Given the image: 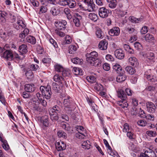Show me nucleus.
<instances>
[{
  "label": "nucleus",
  "instance_id": "1",
  "mask_svg": "<svg viewBox=\"0 0 157 157\" xmlns=\"http://www.w3.org/2000/svg\"><path fill=\"white\" fill-rule=\"evenodd\" d=\"M154 147L151 146L149 148H146L144 149V153H141L139 157H155V154L153 150Z\"/></svg>",
  "mask_w": 157,
  "mask_h": 157
},
{
  "label": "nucleus",
  "instance_id": "2",
  "mask_svg": "<svg viewBox=\"0 0 157 157\" xmlns=\"http://www.w3.org/2000/svg\"><path fill=\"white\" fill-rule=\"evenodd\" d=\"M40 89L42 94L44 96L46 99H49L50 98L52 93L49 85H48L46 86H41Z\"/></svg>",
  "mask_w": 157,
  "mask_h": 157
},
{
  "label": "nucleus",
  "instance_id": "3",
  "mask_svg": "<svg viewBox=\"0 0 157 157\" xmlns=\"http://www.w3.org/2000/svg\"><path fill=\"white\" fill-rule=\"evenodd\" d=\"M78 2H82L87 5L84 9V11L92 12L94 10L95 5L93 3V0H77Z\"/></svg>",
  "mask_w": 157,
  "mask_h": 157
},
{
  "label": "nucleus",
  "instance_id": "4",
  "mask_svg": "<svg viewBox=\"0 0 157 157\" xmlns=\"http://www.w3.org/2000/svg\"><path fill=\"white\" fill-rule=\"evenodd\" d=\"M64 109L66 113L70 114L73 109L72 103L71 102L68 98L64 99L63 101Z\"/></svg>",
  "mask_w": 157,
  "mask_h": 157
},
{
  "label": "nucleus",
  "instance_id": "5",
  "mask_svg": "<svg viewBox=\"0 0 157 157\" xmlns=\"http://www.w3.org/2000/svg\"><path fill=\"white\" fill-rule=\"evenodd\" d=\"M86 59L88 63L91 66H98L100 65V61L99 59L92 58L91 56H86Z\"/></svg>",
  "mask_w": 157,
  "mask_h": 157
},
{
  "label": "nucleus",
  "instance_id": "6",
  "mask_svg": "<svg viewBox=\"0 0 157 157\" xmlns=\"http://www.w3.org/2000/svg\"><path fill=\"white\" fill-rule=\"evenodd\" d=\"M143 56L147 62L151 63L154 62L155 56L153 53L148 52L144 53Z\"/></svg>",
  "mask_w": 157,
  "mask_h": 157
},
{
  "label": "nucleus",
  "instance_id": "7",
  "mask_svg": "<svg viewBox=\"0 0 157 157\" xmlns=\"http://www.w3.org/2000/svg\"><path fill=\"white\" fill-rule=\"evenodd\" d=\"M14 28L17 30L25 28L26 27V25L25 22L22 20V18H20L18 19L17 22L13 24Z\"/></svg>",
  "mask_w": 157,
  "mask_h": 157
},
{
  "label": "nucleus",
  "instance_id": "8",
  "mask_svg": "<svg viewBox=\"0 0 157 157\" xmlns=\"http://www.w3.org/2000/svg\"><path fill=\"white\" fill-rule=\"evenodd\" d=\"M147 110L149 113H153L155 112L156 107L154 104L151 101H148L146 103Z\"/></svg>",
  "mask_w": 157,
  "mask_h": 157
},
{
  "label": "nucleus",
  "instance_id": "9",
  "mask_svg": "<svg viewBox=\"0 0 157 157\" xmlns=\"http://www.w3.org/2000/svg\"><path fill=\"white\" fill-rule=\"evenodd\" d=\"M109 13V10L104 7L100 8L98 10L99 15L101 18H104L108 17Z\"/></svg>",
  "mask_w": 157,
  "mask_h": 157
},
{
  "label": "nucleus",
  "instance_id": "10",
  "mask_svg": "<svg viewBox=\"0 0 157 157\" xmlns=\"http://www.w3.org/2000/svg\"><path fill=\"white\" fill-rule=\"evenodd\" d=\"M67 24V22L65 20L56 21L55 22V26L59 30H64Z\"/></svg>",
  "mask_w": 157,
  "mask_h": 157
},
{
  "label": "nucleus",
  "instance_id": "11",
  "mask_svg": "<svg viewBox=\"0 0 157 157\" xmlns=\"http://www.w3.org/2000/svg\"><path fill=\"white\" fill-rule=\"evenodd\" d=\"M144 77L146 78L148 80H150L152 82H155L157 81V78L154 75L150 73V70H149L144 74Z\"/></svg>",
  "mask_w": 157,
  "mask_h": 157
},
{
  "label": "nucleus",
  "instance_id": "12",
  "mask_svg": "<svg viewBox=\"0 0 157 157\" xmlns=\"http://www.w3.org/2000/svg\"><path fill=\"white\" fill-rule=\"evenodd\" d=\"M56 149L58 151H61L66 149V145L63 141H60L56 142L55 144Z\"/></svg>",
  "mask_w": 157,
  "mask_h": 157
},
{
  "label": "nucleus",
  "instance_id": "13",
  "mask_svg": "<svg viewBox=\"0 0 157 157\" xmlns=\"http://www.w3.org/2000/svg\"><path fill=\"white\" fill-rule=\"evenodd\" d=\"M119 74L116 78V81L119 82H121L124 81L126 79V77L124 74V71L118 73Z\"/></svg>",
  "mask_w": 157,
  "mask_h": 157
},
{
  "label": "nucleus",
  "instance_id": "14",
  "mask_svg": "<svg viewBox=\"0 0 157 157\" xmlns=\"http://www.w3.org/2000/svg\"><path fill=\"white\" fill-rule=\"evenodd\" d=\"M120 33V30L118 27H114L111 29L109 32V35L111 36H117Z\"/></svg>",
  "mask_w": 157,
  "mask_h": 157
},
{
  "label": "nucleus",
  "instance_id": "15",
  "mask_svg": "<svg viewBox=\"0 0 157 157\" xmlns=\"http://www.w3.org/2000/svg\"><path fill=\"white\" fill-rule=\"evenodd\" d=\"M129 64L135 67H137L139 64L137 59L134 56H131L128 59Z\"/></svg>",
  "mask_w": 157,
  "mask_h": 157
},
{
  "label": "nucleus",
  "instance_id": "16",
  "mask_svg": "<svg viewBox=\"0 0 157 157\" xmlns=\"http://www.w3.org/2000/svg\"><path fill=\"white\" fill-rule=\"evenodd\" d=\"M116 57L119 59H123L124 56V53L123 50L121 49H117L115 52Z\"/></svg>",
  "mask_w": 157,
  "mask_h": 157
},
{
  "label": "nucleus",
  "instance_id": "17",
  "mask_svg": "<svg viewBox=\"0 0 157 157\" xmlns=\"http://www.w3.org/2000/svg\"><path fill=\"white\" fill-rule=\"evenodd\" d=\"M2 56L7 59L12 60L13 58V54L11 51L6 50L4 52Z\"/></svg>",
  "mask_w": 157,
  "mask_h": 157
},
{
  "label": "nucleus",
  "instance_id": "18",
  "mask_svg": "<svg viewBox=\"0 0 157 157\" xmlns=\"http://www.w3.org/2000/svg\"><path fill=\"white\" fill-rule=\"evenodd\" d=\"M108 43L105 40H101L99 43L98 47L101 50H105L107 49Z\"/></svg>",
  "mask_w": 157,
  "mask_h": 157
},
{
  "label": "nucleus",
  "instance_id": "19",
  "mask_svg": "<svg viewBox=\"0 0 157 157\" xmlns=\"http://www.w3.org/2000/svg\"><path fill=\"white\" fill-rule=\"evenodd\" d=\"M19 51L22 55L28 52V47L26 45L22 44L19 46Z\"/></svg>",
  "mask_w": 157,
  "mask_h": 157
},
{
  "label": "nucleus",
  "instance_id": "20",
  "mask_svg": "<svg viewBox=\"0 0 157 157\" xmlns=\"http://www.w3.org/2000/svg\"><path fill=\"white\" fill-rule=\"evenodd\" d=\"M25 89L28 92H32L35 90V87L34 84H27L25 86Z\"/></svg>",
  "mask_w": 157,
  "mask_h": 157
},
{
  "label": "nucleus",
  "instance_id": "21",
  "mask_svg": "<svg viewBox=\"0 0 157 157\" xmlns=\"http://www.w3.org/2000/svg\"><path fill=\"white\" fill-rule=\"evenodd\" d=\"M41 125L44 129L49 126L48 119L47 117H44L42 119Z\"/></svg>",
  "mask_w": 157,
  "mask_h": 157
},
{
  "label": "nucleus",
  "instance_id": "22",
  "mask_svg": "<svg viewBox=\"0 0 157 157\" xmlns=\"http://www.w3.org/2000/svg\"><path fill=\"white\" fill-rule=\"evenodd\" d=\"M60 111V109L58 106H55L52 108L49 109V115L54 114L55 113H58Z\"/></svg>",
  "mask_w": 157,
  "mask_h": 157
},
{
  "label": "nucleus",
  "instance_id": "23",
  "mask_svg": "<svg viewBox=\"0 0 157 157\" xmlns=\"http://www.w3.org/2000/svg\"><path fill=\"white\" fill-rule=\"evenodd\" d=\"M113 70L117 71V73H120L122 71H124L122 70V67L121 66L117 63L113 64Z\"/></svg>",
  "mask_w": 157,
  "mask_h": 157
},
{
  "label": "nucleus",
  "instance_id": "24",
  "mask_svg": "<svg viewBox=\"0 0 157 157\" xmlns=\"http://www.w3.org/2000/svg\"><path fill=\"white\" fill-rule=\"evenodd\" d=\"M117 94L118 97L120 98L121 100H124L126 99V95L122 90H119L117 91Z\"/></svg>",
  "mask_w": 157,
  "mask_h": 157
},
{
  "label": "nucleus",
  "instance_id": "25",
  "mask_svg": "<svg viewBox=\"0 0 157 157\" xmlns=\"http://www.w3.org/2000/svg\"><path fill=\"white\" fill-rule=\"evenodd\" d=\"M7 15V13L6 12L0 10V19L2 23L6 22Z\"/></svg>",
  "mask_w": 157,
  "mask_h": 157
},
{
  "label": "nucleus",
  "instance_id": "26",
  "mask_svg": "<svg viewBox=\"0 0 157 157\" xmlns=\"http://www.w3.org/2000/svg\"><path fill=\"white\" fill-rule=\"evenodd\" d=\"M82 147L86 149H89L91 147L90 143L88 140L83 141L82 144Z\"/></svg>",
  "mask_w": 157,
  "mask_h": 157
},
{
  "label": "nucleus",
  "instance_id": "27",
  "mask_svg": "<svg viewBox=\"0 0 157 157\" xmlns=\"http://www.w3.org/2000/svg\"><path fill=\"white\" fill-rule=\"evenodd\" d=\"M72 71L73 73L76 75H82V70L79 68L74 67Z\"/></svg>",
  "mask_w": 157,
  "mask_h": 157
},
{
  "label": "nucleus",
  "instance_id": "28",
  "mask_svg": "<svg viewBox=\"0 0 157 157\" xmlns=\"http://www.w3.org/2000/svg\"><path fill=\"white\" fill-rule=\"evenodd\" d=\"M129 20L132 22L133 23H139L143 21L142 18H137L133 16L129 17Z\"/></svg>",
  "mask_w": 157,
  "mask_h": 157
},
{
  "label": "nucleus",
  "instance_id": "29",
  "mask_svg": "<svg viewBox=\"0 0 157 157\" xmlns=\"http://www.w3.org/2000/svg\"><path fill=\"white\" fill-rule=\"evenodd\" d=\"M53 79L54 81L56 82L61 83L64 80V78L58 74H56L54 76Z\"/></svg>",
  "mask_w": 157,
  "mask_h": 157
},
{
  "label": "nucleus",
  "instance_id": "30",
  "mask_svg": "<svg viewBox=\"0 0 157 157\" xmlns=\"http://www.w3.org/2000/svg\"><path fill=\"white\" fill-rule=\"evenodd\" d=\"M64 12L66 14L68 19L70 20L72 18V16L71 13V11L68 8H65L64 10Z\"/></svg>",
  "mask_w": 157,
  "mask_h": 157
},
{
  "label": "nucleus",
  "instance_id": "31",
  "mask_svg": "<svg viewBox=\"0 0 157 157\" xmlns=\"http://www.w3.org/2000/svg\"><path fill=\"white\" fill-rule=\"evenodd\" d=\"M77 49V47L75 45H70L68 47V52L70 54H74Z\"/></svg>",
  "mask_w": 157,
  "mask_h": 157
},
{
  "label": "nucleus",
  "instance_id": "32",
  "mask_svg": "<svg viewBox=\"0 0 157 157\" xmlns=\"http://www.w3.org/2000/svg\"><path fill=\"white\" fill-rule=\"evenodd\" d=\"M54 68L55 71L59 72H62L64 68L62 65L58 63L55 64Z\"/></svg>",
  "mask_w": 157,
  "mask_h": 157
},
{
  "label": "nucleus",
  "instance_id": "33",
  "mask_svg": "<svg viewBox=\"0 0 157 157\" xmlns=\"http://www.w3.org/2000/svg\"><path fill=\"white\" fill-rule=\"evenodd\" d=\"M146 134L150 137H154L156 136L157 133L155 131L148 130L146 132Z\"/></svg>",
  "mask_w": 157,
  "mask_h": 157
},
{
  "label": "nucleus",
  "instance_id": "34",
  "mask_svg": "<svg viewBox=\"0 0 157 157\" xmlns=\"http://www.w3.org/2000/svg\"><path fill=\"white\" fill-rule=\"evenodd\" d=\"M88 17L91 20L94 22L97 21L98 19L97 14L94 13H90L88 15Z\"/></svg>",
  "mask_w": 157,
  "mask_h": 157
},
{
  "label": "nucleus",
  "instance_id": "35",
  "mask_svg": "<svg viewBox=\"0 0 157 157\" xmlns=\"http://www.w3.org/2000/svg\"><path fill=\"white\" fill-rule=\"evenodd\" d=\"M25 75L27 78L28 79H32L34 77L33 72L32 70H27Z\"/></svg>",
  "mask_w": 157,
  "mask_h": 157
},
{
  "label": "nucleus",
  "instance_id": "36",
  "mask_svg": "<svg viewBox=\"0 0 157 157\" xmlns=\"http://www.w3.org/2000/svg\"><path fill=\"white\" fill-rule=\"evenodd\" d=\"M109 6L111 9H114L116 7L117 2V0H112L109 2Z\"/></svg>",
  "mask_w": 157,
  "mask_h": 157
},
{
  "label": "nucleus",
  "instance_id": "37",
  "mask_svg": "<svg viewBox=\"0 0 157 157\" xmlns=\"http://www.w3.org/2000/svg\"><path fill=\"white\" fill-rule=\"evenodd\" d=\"M124 48L125 50L129 54H133L134 53V50L131 48L128 45L125 44L124 45Z\"/></svg>",
  "mask_w": 157,
  "mask_h": 157
},
{
  "label": "nucleus",
  "instance_id": "38",
  "mask_svg": "<svg viewBox=\"0 0 157 157\" xmlns=\"http://www.w3.org/2000/svg\"><path fill=\"white\" fill-rule=\"evenodd\" d=\"M26 40L28 42L32 44H34L36 42L35 38L31 36H29L26 38Z\"/></svg>",
  "mask_w": 157,
  "mask_h": 157
},
{
  "label": "nucleus",
  "instance_id": "39",
  "mask_svg": "<svg viewBox=\"0 0 157 157\" xmlns=\"http://www.w3.org/2000/svg\"><path fill=\"white\" fill-rule=\"evenodd\" d=\"M125 70L129 74L131 75L133 74L135 72V69L130 66L126 67L125 68Z\"/></svg>",
  "mask_w": 157,
  "mask_h": 157
},
{
  "label": "nucleus",
  "instance_id": "40",
  "mask_svg": "<svg viewBox=\"0 0 157 157\" xmlns=\"http://www.w3.org/2000/svg\"><path fill=\"white\" fill-rule=\"evenodd\" d=\"M83 61V60L79 58L76 57L71 59V61L75 64H81Z\"/></svg>",
  "mask_w": 157,
  "mask_h": 157
},
{
  "label": "nucleus",
  "instance_id": "41",
  "mask_svg": "<svg viewBox=\"0 0 157 157\" xmlns=\"http://www.w3.org/2000/svg\"><path fill=\"white\" fill-rule=\"evenodd\" d=\"M145 40L148 42L152 41L154 40L153 35L149 33H147L145 36Z\"/></svg>",
  "mask_w": 157,
  "mask_h": 157
},
{
  "label": "nucleus",
  "instance_id": "42",
  "mask_svg": "<svg viewBox=\"0 0 157 157\" xmlns=\"http://www.w3.org/2000/svg\"><path fill=\"white\" fill-rule=\"evenodd\" d=\"M98 56V53L95 51L92 52L90 53H87L86 55V56H91L92 58H96V59H98L97 58Z\"/></svg>",
  "mask_w": 157,
  "mask_h": 157
},
{
  "label": "nucleus",
  "instance_id": "43",
  "mask_svg": "<svg viewBox=\"0 0 157 157\" xmlns=\"http://www.w3.org/2000/svg\"><path fill=\"white\" fill-rule=\"evenodd\" d=\"M96 34L97 37L98 38L102 39L103 38L102 31L101 29L99 28L97 29L96 31Z\"/></svg>",
  "mask_w": 157,
  "mask_h": 157
},
{
  "label": "nucleus",
  "instance_id": "44",
  "mask_svg": "<svg viewBox=\"0 0 157 157\" xmlns=\"http://www.w3.org/2000/svg\"><path fill=\"white\" fill-rule=\"evenodd\" d=\"M86 79L88 82L91 83H93L96 82V77L95 76L92 75L87 76Z\"/></svg>",
  "mask_w": 157,
  "mask_h": 157
},
{
  "label": "nucleus",
  "instance_id": "45",
  "mask_svg": "<svg viewBox=\"0 0 157 157\" xmlns=\"http://www.w3.org/2000/svg\"><path fill=\"white\" fill-rule=\"evenodd\" d=\"M64 42L66 44H70L72 42V37L68 35H67L64 38Z\"/></svg>",
  "mask_w": 157,
  "mask_h": 157
},
{
  "label": "nucleus",
  "instance_id": "46",
  "mask_svg": "<svg viewBox=\"0 0 157 157\" xmlns=\"http://www.w3.org/2000/svg\"><path fill=\"white\" fill-rule=\"evenodd\" d=\"M57 135L59 138L65 139L67 138L66 133L63 131H59L57 132Z\"/></svg>",
  "mask_w": 157,
  "mask_h": 157
},
{
  "label": "nucleus",
  "instance_id": "47",
  "mask_svg": "<svg viewBox=\"0 0 157 157\" xmlns=\"http://www.w3.org/2000/svg\"><path fill=\"white\" fill-rule=\"evenodd\" d=\"M94 88L96 90L98 91L103 90L104 89L103 86L100 84L98 83L95 84Z\"/></svg>",
  "mask_w": 157,
  "mask_h": 157
},
{
  "label": "nucleus",
  "instance_id": "48",
  "mask_svg": "<svg viewBox=\"0 0 157 157\" xmlns=\"http://www.w3.org/2000/svg\"><path fill=\"white\" fill-rule=\"evenodd\" d=\"M1 142L3 143L2 146L3 148L6 150H8L10 147L7 141L4 139Z\"/></svg>",
  "mask_w": 157,
  "mask_h": 157
},
{
  "label": "nucleus",
  "instance_id": "49",
  "mask_svg": "<svg viewBox=\"0 0 157 157\" xmlns=\"http://www.w3.org/2000/svg\"><path fill=\"white\" fill-rule=\"evenodd\" d=\"M76 130L78 132L83 133L86 134L85 129V128L81 126H77L75 127Z\"/></svg>",
  "mask_w": 157,
  "mask_h": 157
},
{
  "label": "nucleus",
  "instance_id": "50",
  "mask_svg": "<svg viewBox=\"0 0 157 157\" xmlns=\"http://www.w3.org/2000/svg\"><path fill=\"white\" fill-rule=\"evenodd\" d=\"M73 19L75 26L77 27H79L81 25L82 19H78V18H73Z\"/></svg>",
  "mask_w": 157,
  "mask_h": 157
},
{
  "label": "nucleus",
  "instance_id": "51",
  "mask_svg": "<svg viewBox=\"0 0 157 157\" xmlns=\"http://www.w3.org/2000/svg\"><path fill=\"white\" fill-rule=\"evenodd\" d=\"M70 8H73L75 7L76 5V2L73 0H69L68 4V5Z\"/></svg>",
  "mask_w": 157,
  "mask_h": 157
},
{
  "label": "nucleus",
  "instance_id": "52",
  "mask_svg": "<svg viewBox=\"0 0 157 157\" xmlns=\"http://www.w3.org/2000/svg\"><path fill=\"white\" fill-rule=\"evenodd\" d=\"M62 72L63 77H69L70 75L69 71L67 69L64 68Z\"/></svg>",
  "mask_w": 157,
  "mask_h": 157
},
{
  "label": "nucleus",
  "instance_id": "53",
  "mask_svg": "<svg viewBox=\"0 0 157 157\" xmlns=\"http://www.w3.org/2000/svg\"><path fill=\"white\" fill-rule=\"evenodd\" d=\"M51 13L52 14L53 16H56L59 13V11L58 10L56 9L55 7H52L50 10Z\"/></svg>",
  "mask_w": 157,
  "mask_h": 157
},
{
  "label": "nucleus",
  "instance_id": "54",
  "mask_svg": "<svg viewBox=\"0 0 157 157\" xmlns=\"http://www.w3.org/2000/svg\"><path fill=\"white\" fill-rule=\"evenodd\" d=\"M127 31L129 34H132L133 33L136 34L137 33V31L134 28L128 27L127 28Z\"/></svg>",
  "mask_w": 157,
  "mask_h": 157
},
{
  "label": "nucleus",
  "instance_id": "55",
  "mask_svg": "<svg viewBox=\"0 0 157 157\" xmlns=\"http://www.w3.org/2000/svg\"><path fill=\"white\" fill-rule=\"evenodd\" d=\"M139 113V116L140 117L143 118H145L146 114L145 112L141 108H140Z\"/></svg>",
  "mask_w": 157,
  "mask_h": 157
},
{
  "label": "nucleus",
  "instance_id": "56",
  "mask_svg": "<svg viewBox=\"0 0 157 157\" xmlns=\"http://www.w3.org/2000/svg\"><path fill=\"white\" fill-rule=\"evenodd\" d=\"M131 130V128H130L129 127L128 124L126 123L124 124V128L123 129V132H126Z\"/></svg>",
  "mask_w": 157,
  "mask_h": 157
},
{
  "label": "nucleus",
  "instance_id": "57",
  "mask_svg": "<svg viewBox=\"0 0 157 157\" xmlns=\"http://www.w3.org/2000/svg\"><path fill=\"white\" fill-rule=\"evenodd\" d=\"M137 123L139 126L144 127L146 125L147 122L144 120H140L138 121Z\"/></svg>",
  "mask_w": 157,
  "mask_h": 157
},
{
  "label": "nucleus",
  "instance_id": "58",
  "mask_svg": "<svg viewBox=\"0 0 157 157\" xmlns=\"http://www.w3.org/2000/svg\"><path fill=\"white\" fill-rule=\"evenodd\" d=\"M50 115L51 119L53 121H57L58 119V113H55L54 114H50Z\"/></svg>",
  "mask_w": 157,
  "mask_h": 157
},
{
  "label": "nucleus",
  "instance_id": "59",
  "mask_svg": "<svg viewBox=\"0 0 157 157\" xmlns=\"http://www.w3.org/2000/svg\"><path fill=\"white\" fill-rule=\"evenodd\" d=\"M48 38L49 39L50 43L53 45L55 48H57L58 47V45L55 40L51 36L49 37Z\"/></svg>",
  "mask_w": 157,
  "mask_h": 157
},
{
  "label": "nucleus",
  "instance_id": "60",
  "mask_svg": "<svg viewBox=\"0 0 157 157\" xmlns=\"http://www.w3.org/2000/svg\"><path fill=\"white\" fill-rule=\"evenodd\" d=\"M69 0H60L59 2V4L62 6L68 5V4Z\"/></svg>",
  "mask_w": 157,
  "mask_h": 157
},
{
  "label": "nucleus",
  "instance_id": "61",
  "mask_svg": "<svg viewBox=\"0 0 157 157\" xmlns=\"http://www.w3.org/2000/svg\"><path fill=\"white\" fill-rule=\"evenodd\" d=\"M85 134L83 133L78 132L76 134V137L79 139H83L85 137Z\"/></svg>",
  "mask_w": 157,
  "mask_h": 157
},
{
  "label": "nucleus",
  "instance_id": "62",
  "mask_svg": "<svg viewBox=\"0 0 157 157\" xmlns=\"http://www.w3.org/2000/svg\"><path fill=\"white\" fill-rule=\"evenodd\" d=\"M144 118H146L147 120L154 121V116L150 114H146V117Z\"/></svg>",
  "mask_w": 157,
  "mask_h": 157
},
{
  "label": "nucleus",
  "instance_id": "63",
  "mask_svg": "<svg viewBox=\"0 0 157 157\" xmlns=\"http://www.w3.org/2000/svg\"><path fill=\"white\" fill-rule=\"evenodd\" d=\"M53 89L56 92H58L59 91V86L56 83H53Z\"/></svg>",
  "mask_w": 157,
  "mask_h": 157
},
{
  "label": "nucleus",
  "instance_id": "64",
  "mask_svg": "<svg viewBox=\"0 0 157 157\" xmlns=\"http://www.w3.org/2000/svg\"><path fill=\"white\" fill-rule=\"evenodd\" d=\"M30 69L33 71H36L39 68V66L37 64H32L30 66Z\"/></svg>",
  "mask_w": 157,
  "mask_h": 157
}]
</instances>
